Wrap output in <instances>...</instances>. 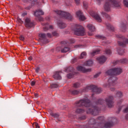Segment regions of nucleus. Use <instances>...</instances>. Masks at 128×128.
<instances>
[{"label":"nucleus","mask_w":128,"mask_h":128,"mask_svg":"<svg viewBox=\"0 0 128 128\" xmlns=\"http://www.w3.org/2000/svg\"><path fill=\"white\" fill-rule=\"evenodd\" d=\"M106 2L104 6L105 12H110V6H112L114 8H120L122 0H106Z\"/></svg>","instance_id":"f257e3e1"},{"label":"nucleus","mask_w":128,"mask_h":128,"mask_svg":"<svg viewBox=\"0 0 128 128\" xmlns=\"http://www.w3.org/2000/svg\"><path fill=\"white\" fill-rule=\"evenodd\" d=\"M90 106H92L90 100L88 98L81 99L76 103V106L78 107L84 106L85 108H90Z\"/></svg>","instance_id":"f03ea898"},{"label":"nucleus","mask_w":128,"mask_h":128,"mask_svg":"<svg viewBox=\"0 0 128 128\" xmlns=\"http://www.w3.org/2000/svg\"><path fill=\"white\" fill-rule=\"evenodd\" d=\"M118 78L116 76H112L109 78L108 80V84H106L104 85V88H110V90L114 92V88H112L114 86H116V80Z\"/></svg>","instance_id":"7ed1b4c3"},{"label":"nucleus","mask_w":128,"mask_h":128,"mask_svg":"<svg viewBox=\"0 0 128 128\" xmlns=\"http://www.w3.org/2000/svg\"><path fill=\"white\" fill-rule=\"evenodd\" d=\"M73 30L74 34H76V36H84V28L82 26L76 25Z\"/></svg>","instance_id":"20e7f679"},{"label":"nucleus","mask_w":128,"mask_h":128,"mask_svg":"<svg viewBox=\"0 0 128 128\" xmlns=\"http://www.w3.org/2000/svg\"><path fill=\"white\" fill-rule=\"evenodd\" d=\"M122 69L120 68H114L108 70L105 72L106 76H118L122 74Z\"/></svg>","instance_id":"39448f33"},{"label":"nucleus","mask_w":128,"mask_h":128,"mask_svg":"<svg viewBox=\"0 0 128 128\" xmlns=\"http://www.w3.org/2000/svg\"><path fill=\"white\" fill-rule=\"evenodd\" d=\"M100 112V108H98L96 106H92L86 110L87 114H91L93 116H98Z\"/></svg>","instance_id":"423d86ee"},{"label":"nucleus","mask_w":128,"mask_h":128,"mask_svg":"<svg viewBox=\"0 0 128 128\" xmlns=\"http://www.w3.org/2000/svg\"><path fill=\"white\" fill-rule=\"evenodd\" d=\"M116 38H118L120 40L122 41H118V44L120 46H125L126 44H128V39L124 38V36L120 34H116Z\"/></svg>","instance_id":"0eeeda50"},{"label":"nucleus","mask_w":128,"mask_h":128,"mask_svg":"<svg viewBox=\"0 0 128 128\" xmlns=\"http://www.w3.org/2000/svg\"><path fill=\"white\" fill-rule=\"evenodd\" d=\"M56 14H58L60 16L64 18H66V20H72V16L70 13L62 12L61 10H57L56 11Z\"/></svg>","instance_id":"6e6552de"},{"label":"nucleus","mask_w":128,"mask_h":128,"mask_svg":"<svg viewBox=\"0 0 128 128\" xmlns=\"http://www.w3.org/2000/svg\"><path fill=\"white\" fill-rule=\"evenodd\" d=\"M88 124L89 126L85 127V128H100V126H98L100 124H104L102 123L99 124L98 126L94 125L96 124V120L92 118L89 120Z\"/></svg>","instance_id":"1a4fd4ad"},{"label":"nucleus","mask_w":128,"mask_h":128,"mask_svg":"<svg viewBox=\"0 0 128 128\" xmlns=\"http://www.w3.org/2000/svg\"><path fill=\"white\" fill-rule=\"evenodd\" d=\"M86 90H91L93 92H95V94H100L102 92V88H96V86L94 85H90L88 86Z\"/></svg>","instance_id":"9d476101"},{"label":"nucleus","mask_w":128,"mask_h":128,"mask_svg":"<svg viewBox=\"0 0 128 128\" xmlns=\"http://www.w3.org/2000/svg\"><path fill=\"white\" fill-rule=\"evenodd\" d=\"M114 96H108L105 99V102L106 104V105L110 108L114 106Z\"/></svg>","instance_id":"9b49d317"},{"label":"nucleus","mask_w":128,"mask_h":128,"mask_svg":"<svg viewBox=\"0 0 128 128\" xmlns=\"http://www.w3.org/2000/svg\"><path fill=\"white\" fill-rule=\"evenodd\" d=\"M26 28H32L34 26V22L32 21L30 18H26L24 22Z\"/></svg>","instance_id":"f8f14e48"},{"label":"nucleus","mask_w":128,"mask_h":128,"mask_svg":"<svg viewBox=\"0 0 128 128\" xmlns=\"http://www.w3.org/2000/svg\"><path fill=\"white\" fill-rule=\"evenodd\" d=\"M89 14L92 16V18H95L97 22H102V18H100V16L98 14L94 12V11L90 12Z\"/></svg>","instance_id":"ddd939ff"},{"label":"nucleus","mask_w":128,"mask_h":128,"mask_svg":"<svg viewBox=\"0 0 128 128\" xmlns=\"http://www.w3.org/2000/svg\"><path fill=\"white\" fill-rule=\"evenodd\" d=\"M77 70L80 72H92L91 68L86 69L85 68L82 67V66L77 67Z\"/></svg>","instance_id":"4468645a"},{"label":"nucleus","mask_w":128,"mask_h":128,"mask_svg":"<svg viewBox=\"0 0 128 128\" xmlns=\"http://www.w3.org/2000/svg\"><path fill=\"white\" fill-rule=\"evenodd\" d=\"M76 15L78 17L80 20H86V17H84V14H82L80 10L76 12Z\"/></svg>","instance_id":"2eb2a0df"},{"label":"nucleus","mask_w":128,"mask_h":128,"mask_svg":"<svg viewBox=\"0 0 128 128\" xmlns=\"http://www.w3.org/2000/svg\"><path fill=\"white\" fill-rule=\"evenodd\" d=\"M62 72V71L56 72L53 75L54 78V80H62V76H60Z\"/></svg>","instance_id":"dca6fc26"},{"label":"nucleus","mask_w":128,"mask_h":128,"mask_svg":"<svg viewBox=\"0 0 128 128\" xmlns=\"http://www.w3.org/2000/svg\"><path fill=\"white\" fill-rule=\"evenodd\" d=\"M120 28L122 32H126V21H124V22H122L120 24Z\"/></svg>","instance_id":"f3484780"},{"label":"nucleus","mask_w":128,"mask_h":128,"mask_svg":"<svg viewBox=\"0 0 128 128\" xmlns=\"http://www.w3.org/2000/svg\"><path fill=\"white\" fill-rule=\"evenodd\" d=\"M34 14L35 16L38 17L40 16H44V12L41 9H38L34 12Z\"/></svg>","instance_id":"a211bd4d"},{"label":"nucleus","mask_w":128,"mask_h":128,"mask_svg":"<svg viewBox=\"0 0 128 128\" xmlns=\"http://www.w3.org/2000/svg\"><path fill=\"white\" fill-rule=\"evenodd\" d=\"M44 26L43 28V30L44 32H47L49 28H50L51 30H52V28H54L52 26H50L48 24H44Z\"/></svg>","instance_id":"6ab92c4d"},{"label":"nucleus","mask_w":128,"mask_h":128,"mask_svg":"<svg viewBox=\"0 0 128 128\" xmlns=\"http://www.w3.org/2000/svg\"><path fill=\"white\" fill-rule=\"evenodd\" d=\"M97 60L99 62L100 64H104L106 60V58L104 56H101L98 57Z\"/></svg>","instance_id":"aec40b11"},{"label":"nucleus","mask_w":128,"mask_h":128,"mask_svg":"<svg viewBox=\"0 0 128 128\" xmlns=\"http://www.w3.org/2000/svg\"><path fill=\"white\" fill-rule=\"evenodd\" d=\"M57 24L60 28H66V24H64V22H58Z\"/></svg>","instance_id":"412c9836"},{"label":"nucleus","mask_w":128,"mask_h":128,"mask_svg":"<svg viewBox=\"0 0 128 128\" xmlns=\"http://www.w3.org/2000/svg\"><path fill=\"white\" fill-rule=\"evenodd\" d=\"M87 26L90 32H96V28L92 24H88Z\"/></svg>","instance_id":"4be33fe9"},{"label":"nucleus","mask_w":128,"mask_h":128,"mask_svg":"<svg viewBox=\"0 0 128 128\" xmlns=\"http://www.w3.org/2000/svg\"><path fill=\"white\" fill-rule=\"evenodd\" d=\"M65 72L72 74H76V72H74V68L72 66L67 68Z\"/></svg>","instance_id":"5701e85b"},{"label":"nucleus","mask_w":128,"mask_h":128,"mask_svg":"<svg viewBox=\"0 0 128 128\" xmlns=\"http://www.w3.org/2000/svg\"><path fill=\"white\" fill-rule=\"evenodd\" d=\"M84 66H92V64H94V61L92 60H89L88 61H86L84 63Z\"/></svg>","instance_id":"b1692460"},{"label":"nucleus","mask_w":128,"mask_h":128,"mask_svg":"<svg viewBox=\"0 0 128 128\" xmlns=\"http://www.w3.org/2000/svg\"><path fill=\"white\" fill-rule=\"evenodd\" d=\"M69 92L72 96H78L80 94V91L78 90H70Z\"/></svg>","instance_id":"393cba45"},{"label":"nucleus","mask_w":128,"mask_h":128,"mask_svg":"<svg viewBox=\"0 0 128 128\" xmlns=\"http://www.w3.org/2000/svg\"><path fill=\"white\" fill-rule=\"evenodd\" d=\"M60 52L62 53L68 52H70V48L65 46L63 48H62L60 50Z\"/></svg>","instance_id":"a878e982"},{"label":"nucleus","mask_w":128,"mask_h":128,"mask_svg":"<svg viewBox=\"0 0 128 128\" xmlns=\"http://www.w3.org/2000/svg\"><path fill=\"white\" fill-rule=\"evenodd\" d=\"M50 116L54 118H60V114L58 113L50 112Z\"/></svg>","instance_id":"bb28decb"},{"label":"nucleus","mask_w":128,"mask_h":128,"mask_svg":"<svg viewBox=\"0 0 128 128\" xmlns=\"http://www.w3.org/2000/svg\"><path fill=\"white\" fill-rule=\"evenodd\" d=\"M95 38L99 40H106V38L102 35H96L95 36Z\"/></svg>","instance_id":"cd10ccee"},{"label":"nucleus","mask_w":128,"mask_h":128,"mask_svg":"<svg viewBox=\"0 0 128 128\" xmlns=\"http://www.w3.org/2000/svg\"><path fill=\"white\" fill-rule=\"evenodd\" d=\"M101 14L102 16H104L106 18H108V20H110V16L108 15V14L104 12H101Z\"/></svg>","instance_id":"c85d7f7f"},{"label":"nucleus","mask_w":128,"mask_h":128,"mask_svg":"<svg viewBox=\"0 0 128 128\" xmlns=\"http://www.w3.org/2000/svg\"><path fill=\"white\" fill-rule=\"evenodd\" d=\"M39 36H40V40H46V35L44 33L40 34Z\"/></svg>","instance_id":"c756f323"},{"label":"nucleus","mask_w":128,"mask_h":128,"mask_svg":"<svg viewBox=\"0 0 128 128\" xmlns=\"http://www.w3.org/2000/svg\"><path fill=\"white\" fill-rule=\"evenodd\" d=\"M117 52L120 56H122V54H124V49H121L120 48L118 49Z\"/></svg>","instance_id":"7c9ffc66"},{"label":"nucleus","mask_w":128,"mask_h":128,"mask_svg":"<svg viewBox=\"0 0 128 128\" xmlns=\"http://www.w3.org/2000/svg\"><path fill=\"white\" fill-rule=\"evenodd\" d=\"M76 112V114H82L83 112H84V110L81 109V108H77Z\"/></svg>","instance_id":"2f4dec72"},{"label":"nucleus","mask_w":128,"mask_h":128,"mask_svg":"<svg viewBox=\"0 0 128 128\" xmlns=\"http://www.w3.org/2000/svg\"><path fill=\"white\" fill-rule=\"evenodd\" d=\"M100 54V50H97L95 51H94L93 52H92L90 53V54L92 56H96V54Z\"/></svg>","instance_id":"473e14b6"},{"label":"nucleus","mask_w":128,"mask_h":128,"mask_svg":"<svg viewBox=\"0 0 128 128\" xmlns=\"http://www.w3.org/2000/svg\"><path fill=\"white\" fill-rule=\"evenodd\" d=\"M106 26L108 30H114V28L110 24H106Z\"/></svg>","instance_id":"72a5a7b5"},{"label":"nucleus","mask_w":128,"mask_h":128,"mask_svg":"<svg viewBox=\"0 0 128 128\" xmlns=\"http://www.w3.org/2000/svg\"><path fill=\"white\" fill-rule=\"evenodd\" d=\"M116 96L118 98H122V92L120 91L117 92H116Z\"/></svg>","instance_id":"f704fd0d"},{"label":"nucleus","mask_w":128,"mask_h":128,"mask_svg":"<svg viewBox=\"0 0 128 128\" xmlns=\"http://www.w3.org/2000/svg\"><path fill=\"white\" fill-rule=\"evenodd\" d=\"M105 54L108 56H110L112 54V51L110 49H106L105 50Z\"/></svg>","instance_id":"c9c22d12"},{"label":"nucleus","mask_w":128,"mask_h":128,"mask_svg":"<svg viewBox=\"0 0 128 128\" xmlns=\"http://www.w3.org/2000/svg\"><path fill=\"white\" fill-rule=\"evenodd\" d=\"M86 56V52H84L81 54L80 58H84Z\"/></svg>","instance_id":"e433bc0d"},{"label":"nucleus","mask_w":128,"mask_h":128,"mask_svg":"<svg viewBox=\"0 0 128 128\" xmlns=\"http://www.w3.org/2000/svg\"><path fill=\"white\" fill-rule=\"evenodd\" d=\"M74 73H70L66 75V76L68 78H74Z\"/></svg>","instance_id":"4c0bfd02"},{"label":"nucleus","mask_w":128,"mask_h":128,"mask_svg":"<svg viewBox=\"0 0 128 128\" xmlns=\"http://www.w3.org/2000/svg\"><path fill=\"white\" fill-rule=\"evenodd\" d=\"M51 88H58V84H50Z\"/></svg>","instance_id":"58836bf2"},{"label":"nucleus","mask_w":128,"mask_h":128,"mask_svg":"<svg viewBox=\"0 0 128 128\" xmlns=\"http://www.w3.org/2000/svg\"><path fill=\"white\" fill-rule=\"evenodd\" d=\"M74 88H80V84L78 82L75 83L73 84Z\"/></svg>","instance_id":"ea45409f"},{"label":"nucleus","mask_w":128,"mask_h":128,"mask_svg":"<svg viewBox=\"0 0 128 128\" xmlns=\"http://www.w3.org/2000/svg\"><path fill=\"white\" fill-rule=\"evenodd\" d=\"M83 6H84V8H88V2H83Z\"/></svg>","instance_id":"a19ab883"},{"label":"nucleus","mask_w":128,"mask_h":128,"mask_svg":"<svg viewBox=\"0 0 128 128\" xmlns=\"http://www.w3.org/2000/svg\"><path fill=\"white\" fill-rule=\"evenodd\" d=\"M120 62H121L122 64H126L128 62V60L126 58L122 59L120 60Z\"/></svg>","instance_id":"79ce46f5"},{"label":"nucleus","mask_w":128,"mask_h":128,"mask_svg":"<svg viewBox=\"0 0 128 128\" xmlns=\"http://www.w3.org/2000/svg\"><path fill=\"white\" fill-rule=\"evenodd\" d=\"M104 100L102 99H100L98 100V104H104Z\"/></svg>","instance_id":"37998d69"},{"label":"nucleus","mask_w":128,"mask_h":128,"mask_svg":"<svg viewBox=\"0 0 128 128\" xmlns=\"http://www.w3.org/2000/svg\"><path fill=\"white\" fill-rule=\"evenodd\" d=\"M124 4L126 8H128V0H124Z\"/></svg>","instance_id":"c03bdc74"},{"label":"nucleus","mask_w":128,"mask_h":128,"mask_svg":"<svg viewBox=\"0 0 128 128\" xmlns=\"http://www.w3.org/2000/svg\"><path fill=\"white\" fill-rule=\"evenodd\" d=\"M102 73L100 72H99L98 73L96 74L95 75H94V78H98L100 76V75Z\"/></svg>","instance_id":"a18cd8bd"},{"label":"nucleus","mask_w":128,"mask_h":128,"mask_svg":"<svg viewBox=\"0 0 128 128\" xmlns=\"http://www.w3.org/2000/svg\"><path fill=\"white\" fill-rule=\"evenodd\" d=\"M98 120H104V116H100L98 118Z\"/></svg>","instance_id":"49530a36"},{"label":"nucleus","mask_w":128,"mask_h":128,"mask_svg":"<svg viewBox=\"0 0 128 128\" xmlns=\"http://www.w3.org/2000/svg\"><path fill=\"white\" fill-rule=\"evenodd\" d=\"M52 36H58V32H54L52 33Z\"/></svg>","instance_id":"de8ad7c7"},{"label":"nucleus","mask_w":128,"mask_h":128,"mask_svg":"<svg viewBox=\"0 0 128 128\" xmlns=\"http://www.w3.org/2000/svg\"><path fill=\"white\" fill-rule=\"evenodd\" d=\"M37 18H38L39 22H42V20H44V18L40 16H38Z\"/></svg>","instance_id":"09e8293b"},{"label":"nucleus","mask_w":128,"mask_h":128,"mask_svg":"<svg viewBox=\"0 0 128 128\" xmlns=\"http://www.w3.org/2000/svg\"><path fill=\"white\" fill-rule=\"evenodd\" d=\"M19 38L20 40H24V37L22 35H20Z\"/></svg>","instance_id":"8fccbe9b"},{"label":"nucleus","mask_w":128,"mask_h":128,"mask_svg":"<svg viewBox=\"0 0 128 128\" xmlns=\"http://www.w3.org/2000/svg\"><path fill=\"white\" fill-rule=\"evenodd\" d=\"M40 68L39 67H37L36 68H35V70H36V72L37 73V74H38V72H40Z\"/></svg>","instance_id":"3c124183"},{"label":"nucleus","mask_w":128,"mask_h":128,"mask_svg":"<svg viewBox=\"0 0 128 128\" xmlns=\"http://www.w3.org/2000/svg\"><path fill=\"white\" fill-rule=\"evenodd\" d=\"M18 22H20V24H24V22L22 20V19L20 18H17Z\"/></svg>","instance_id":"603ef678"},{"label":"nucleus","mask_w":128,"mask_h":128,"mask_svg":"<svg viewBox=\"0 0 128 128\" xmlns=\"http://www.w3.org/2000/svg\"><path fill=\"white\" fill-rule=\"evenodd\" d=\"M124 112L125 114L128 112V106L124 110Z\"/></svg>","instance_id":"864d4df0"},{"label":"nucleus","mask_w":128,"mask_h":128,"mask_svg":"<svg viewBox=\"0 0 128 128\" xmlns=\"http://www.w3.org/2000/svg\"><path fill=\"white\" fill-rule=\"evenodd\" d=\"M70 42H71V44H74V42H76V40H74V39H70Z\"/></svg>","instance_id":"5fc2aeb1"},{"label":"nucleus","mask_w":128,"mask_h":128,"mask_svg":"<svg viewBox=\"0 0 128 128\" xmlns=\"http://www.w3.org/2000/svg\"><path fill=\"white\" fill-rule=\"evenodd\" d=\"M34 125L35 126H36V128H40V126H38V124L37 122H34Z\"/></svg>","instance_id":"6e6d98bb"},{"label":"nucleus","mask_w":128,"mask_h":128,"mask_svg":"<svg viewBox=\"0 0 128 128\" xmlns=\"http://www.w3.org/2000/svg\"><path fill=\"white\" fill-rule=\"evenodd\" d=\"M34 84H36V82L34 81H32L31 82V86H34Z\"/></svg>","instance_id":"4d7b16f0"},{"label":"nucleus","mask_w":128,"mask_h":128,"mask_svg":"<svg viewBox=\"0 0 128 128\" xmlns=\"http://www.w3.org/2000/svg\"><path fill=\"white\" fill-rule=\"evenodd\" d=\"M76 4H80V0H74Z\"/></svg>","instance_id":"13d9d810"},{"label":"nucleus","mask_w":128,"mask_h":128,"mask_svg":"<svg viewBox=\"0 0 128 128\" xmlns=\"http://www.w3.org/2000/svg\"><path fill=\"white\" fill-rule=\"evenodd\" d=\"M24 2L26 3V2H32V0H23Z\"/></svg>","instance_id":"bf43d9fd"},{"label":"nucleus","mask_w":128,"mask_h":128,"mask_svg":"<svg viewBox=\"0 0 128 128\" xmlns=\"http://www.w3.org/2000/svg\"><path fill=\"white\" fill-rule=\"evenodd\" d=\"M75 62H76V58L72 59V64H74Z\"/></svg>","instance_id":"052dcab7"},{"label":"nucleus","mask_w":128,"mask_h":128,"mask_svg":"<svg viewBox=\"0 0 128 128\" xmlns=\"http://www.w3.org/2000/svg\"><path fill=\"white\" fill-rule=\"evenodd\" d=\"M104 0H97V2L98 4H100V2H102Z\"/></svg>","instance_id":"680f3d73"},{"label":"nucleus","mask_w":128,"mask_h":128,"mask_svg":"<svg viewBox=\"0 0 128 128\" xmlns=\"http://www.w3.org/2000/svg\"><path fill=\"white\" fill-rule=\"evenodd\" d=\"M47 36H48V38H52V34L50 33L47 34Z\"/></svg>","instance_id":"e2e57ef3"},{"label":"nucleus","mask_w":128,"mask_h":128,"mask_svg":"<svg viewBox=\"0 0 128 128\" xmlns=\"http://www.w3.org/2000/svg\"><path fill=\"white\" fill-rule=\"evenodd\" d=\"M28 14L26 12H24V13H22V16H26Z\"/></svg>","instance_id":"0e129e2a"},{"label":"nucleus","mask_w":128,"mask_h":128,"mask_svg":"<svg viewBox=\"0 0 128 128\" xmlns=\"http://www.w3.org/2000/svg\"><path fill=\"white\" fill-rule=\"evenodd\" d=\"M28 60H32V56H30L29 58H28Z\"/></svg>","instance_id":"69168bd1"},{"label":"nucleus","mask_w":128,"mask_h":128,"mask_svg":"<svg viewBox=\"0 0 128 128\" xmlns=\"http://www.w3.org/2000/svg\"><path fill=\"white\" fill-rule=\"evenodd\" d=\"M30 8H32L31 6H28V7L26 8V10H30Z\"/></svg>","instance_id":"338daca9"},{"label":"nucleus","mask_w":128,"mask_h":128,"mask_svg":"<svg viewBox=\"0 0 128 128\" xmlns=\"http://www.w3.org/2000/svg\"><path fill=\"white\" fill-rule=\"evenodd\" d=\"M126 119L128 120V114H127L126 116Z\"/></svg>","instance_id":"774afa93"}]
</instances>
